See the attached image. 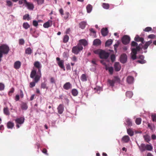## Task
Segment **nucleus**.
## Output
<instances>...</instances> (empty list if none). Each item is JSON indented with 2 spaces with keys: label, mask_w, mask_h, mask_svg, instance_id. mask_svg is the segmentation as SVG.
<instances>
[{
  "label": "nucleus",
  "mask_w": 156,
  "mask_h": 156,
  "mask_svg": "<svg viewBox=\"0 0 156 156\" xmlns=\"http://www.w3.org/2000/svg\"><path fill=\"white\" fill-rule=\"evenodd\" d=\"M133 95V93L130 91H127L126 93V96L129 98H131Z\"/></svg>",
  "instance_id": "2f4dec72"
},
{
  "label": "nucleus",
  "mask_w": 156,
  "mask_h": 156,
  "mask_svg": "<svg viewBox=\"0 0 156 156\" xmlns=\"http://www.w3.org/2000/svg\"><path fill=\"white\" fill-rule=\"evenodd\" d=\"M87 23L86 22L84 21H82L81 22L79 23V26L82 29H84L86 27Z\"/></svg>",
  "instance_id": "bb28decb"
},
{
  "label": "nucleus",
  "mask_w": 156,
  "mask_h": 156,
  "mask_svg": "<svg viewBox=\"0 0 156 156\" xmlns=\"http://www.w3.org/2000/svg\"><path fill=\"white\" fill-rule=\"evenodd\" d=\"M25 43V41L23 39H20L19 40V44L20 45H23Z\"/></svg>",
  "instance_id": "603ef678"
},
{
  "label": "nucleus",
  "mask_w": 156,
  "mask_h": 156,
  "mask_svg": "<svg viewBox=\"0 0 156 156\" xmlns=\"http://www.w3.org/2000/svg\"><path fill=\"white\" fill-rule=\"evenodd\" d=\"M114 68L116 71H119L120 70L121 66L119 62H116L115 63Z\"/></svg>",
  "instance_id": "dca6fc26"
},
{
  "label": "nucleus",
  "mask_w": 156,
  "mask_h": 156,
  "mask_svg": "<svg viewBox=\"0 0 156 156\" xmlns=\"http://www.w3.org/2000/svg\"><path fill=\"white\" fill-rule=\"evenodd\" d=\"M134 80V78L131 76H129L127 78V81L129 84H131L133 83Z\"/></svg>",
  "instance_id": "5701e85b"
},
{
  "label": "nucleus",
  "mask_w": 156,
  "mask_h": 156,
  "mask_svg": "<svg viewBox=\"0 0 156 156\" xmlns=\"http://www.w3.org/2000/svg\"><path fill=\"white\" fill-rule=\"evenodd\" d=\"M24 4H25L26 6L27 7L28 9L30 10H32L33 9L34 7L33 3L28 2L26 0H25Z\"/></svg>",
  "instance_id": "1a4fd4ad"
},
{
  "label": "nucleus",
  "mask_w": 156,
  "mask_h": 156,
  "mask_svg": "<svg viewBox=\"0 0 156 156\" xmlns=\"http://www.w3.org/2000/svg\"><path fill=\"white\" fill-rule=\"evenodd\" d=\"M127 56L125 54H122L120 57V61L122 63H124L126 62L127 61Z\"/></svg>",
  "instance_id": "9b49d317"
},
{
  "label": "nucleus",
  "mask_w": 156,
  "mask_h": 156,
  "mask_svg": "<svg viewBox=\"0 0 156 156\" xmlns=\"http://www.w3.org/2000/svg\"><path fill=\"white\" fill-rule=\"evenodd\" d=\"M126 125L129 126H131L132 125V122L129 119H127L126 121Z\"/></svg>",
  "instance_id": "72a5a7b5"
},
{
  "label": "nucleus",
  "mask_w": 156,
  "mask_h": 156,
  "mask_svg": "<svg viewBox=\"0 0 156 156\" xmlns=\"http://www.w3.org/2000/svg\"><path fill=\"white\" fill-rule=\"evenodd\" d=\"M101 44V40L98 39H97L94 40L93 42V44L94 45L98 46Z\"/></svg>",
  "instance_id": "412c9836"
},
{
  "label": "nucleus",
  "mask_w": 156,
  "mask_h": 156,
  "mask_svg": "<svg viewBox=\"0 0 156 156\" xmlns=\"http://www.w3.org/2000/svg\"><path fill=\"white\" fill-rule=\"evenodd\" d=\"M137 62L138 63L141 64H143L146 63V61L144 60H138L137 61Z\"/></svg>",
  "instance_id": "13d9d810"
},
{
  "label": "nucleus",
  "mask_w": 156,
  "mask_h": 156,
  "mask_svg": "<svg viewBox=\"0 0 156 156\" xmlns=\"http://www.w3.org/2000/svg\"><path fill=\"white\" fill-rule=\"evenodd\" d=\"M87 78L88 76L84 74H82L80 77V79L83 82L87 81Z\"/></svg>",
  "instance_id": "b1692460"
},
{
  "label": "nucleus",
  "mask_w": 156,
  "mask_h": 156,
  "mask_svg": "<svg viewBox=\"0 0 156 156\" xmlns=\"http://www.w3.org/2000/svg\"><path fill=\"white\" fill-rule=\"evenodd\" d=\"M130 41V37L126 35L123 36L122 38V42L124 44L126 45Z\"/></svg>",
  "instance_id": "6e6552de"
},
{
  "label": "nucleus",
  "mask_w": 156,
  "mask_h": 156,
  "mask_svg": "<svg viewBox=\"0 0 156 156\" xmlns=\"http://www.w3.org/2000/svg\"><path fill=\"white\" fill-rule=\"evenodd\" d=\"M148 38L150 39H155L156 38V36L153 34H151L149 35Z\"/></svg>",
  "instance_id": "5fc2aeb1"
},
{
  "label": "nucleus",
  "mask_w": 156,
  "mask_h": 156,
  "mask_svg": "<svg viewBox=\"0 0 156 156\" xmlns=\"http://www.w3.org/2000/svg\"><path fill=\"white\" fill-rule=\"evenodd\" d=\"M52 24V21L51 20H49L48 21L44 24L43 27L45 28H48L50 27H51Z\"/></svg>",
  "instance_id": "4468645a"
},
{
  "label": "nucleus",
  "mask_w": 156,
  "mask_h": 156,
  "mask_svg": "<svg viewBox=\"0 0 156 156\" xmlns=\"http://www.w3.org/2000/svg\"><path fill=\"white\" fill-rule=\"evenodd\" d=\"M103 7L106 9H108L109 8V5L108 4L103 3L102 4Z\"/></svg>",
  "instance_id": "37998d69"
},
{
  "label": "nucleus",
  "mask_w": 156,
  "mask_h": 156,
  "mask_svg": "<svg viewBox=\"0 0 156 156\" xmlns=\"http://www.w3.org/2000/svg\"><path fill=\"white\" fill-rule=\"evenodd\" d=\"M109 56V54L108 53L102 50L100 53L99 57L101 58L106 59L108 58Z\"/></svg>",
  "instance_id": "423d86ee"
},
{
  "label": "nucleus",
  "mask_w": 156,
  "mask_h": 156,
  "mask_svg": "<svg viewBox=\"0 0 156 156\" xmlns=\"http://www.w3.org/2000/svg\"><path fill=\"white\" fill-rule=\"evenodd\" d=\"M127 133L130 136H132L134 135V132L131 129H127Z\"/></svg>",
  "instance_id": "7c9ffc66"
},
{
  "label": "nucleus",
  "mask_w": 156,
  "mask_h": 156,
  "mask_svg": "<svg viewBox=\"0 0 156 156\" xmlns=\"http://www.w3.org/2000/svg\"><path fill=\"white\" fill-rule=\"evenodd\" d=\"M63 87L65 89L68 90L72 88V85L69 82H67L64 84Z\"/></svg>",
  "instance_id": "f3484780"
},
{
  "label": "nucleus",
  "mask_w": 156,
  "mask_h": 156,
  "mask_svg": "<svg viewBox=\"0 0 156 156\" xmlns=\"http://www.w3.org/2000/svg\"><path fill=\"white\" fill-rule=\"evenodd\" d=\"M34 66L38 69V71L37 74L36 71L35 70H33L31 73L30 77L31 78H34V80L35 82L37 83L40 80L41 76V74L40 69L41 66L40 62L38 61L35 62L34 64Z\"/></svg>",
  "instance_id": "f257e3e1"
},
{
  "label": "nucleus",
  "mask_w": 156,
  "mask_h": 156,
  "mask_svg": "<svg viewBox=\"0 0 156 156\" xmlns=\"http://www.w3.org/2000/svg\"><path fill=\"white\" fill-rule=\"evenodd\" d=\"M33 25L35 27H37L38 25V22L36 20H34L33 22Z\"/></svg>",
  "instance_id": "0e129e2a"
},
{
  "label": "nucleus",
  "mask_w": 156,
  "mask_h": 156,
  "mask_svg": "<svg viewBox=\"0 0 156 156\" xmlns=\"http://www.w3.org/2000/svg\"><path fill=\"white\" fill-rule=\"evenodd\" d=\"M50 82L51 83H55V79L54 78L52 77L50 79Z\"/></svg>",
  "instance_id": "338daca9"
},
{
  "label": "nucleus",
  "mask_w": 156,
  "mask_h": 156,
  "mask_svg": "<svg viewBox=\"0 0 156 156\" xmlns=\"http://www.w3.org/2000/svg\"><path fill=\"white\" fill-rule=\"evenodd\" d=\"M34 81H35L34 80ZM35 83H36L35 82V81L34 82H31L30 83V88H32L34 87L35 85Z\"/></svg>",
  "instance_id": "6e6d98bb"
},
{
  "label": "nucleus",
  "mask_w": 156,
  "mask_h": 156,
  "mask_svg": "<svg viewBox=\"0 0 156 156\" xmlns=\"http://www.w3.org/2000/svg\"><path fill=\"white\" fill-rule=\"evenodd\" d=\"M21 107L22 109L23 110H26L28 108L27 104L24 102H23L22 103L21 105Z\"/></svg>",
  "instance_id": "cd10ccee"
},
{
  "label": "nucleus",
  "mask_w": 156,
  "mask_h": 156,
  "mask_svg": "<svg viewBox=\"0 0 156 156\" xmlns=\"http://www.w3.org/2000/svg\"><path fill=\"white\" fill-rule=\"evenodd\" d=\"M78 44L81 47H83L82 45H83L84 46H87L88 44V42L85 39H81L79 41Z\"/></svg>",
  "instance_id": "9d476101"
},
{
  "label": "nucleus",
  "mask_w": 156,
  "mask_h": 156,
  "mask_svg": "<svg viewBox=\"0 0 156 156\" xmlns=\"http://www.w3.org/2000/svg\"><path fill=\"white\" fill-rule=\"evenodd\" d=\"M69 39V37L67 35H65L63 39V42L64 43H66L67 42Z\"/></svg>",
  "instance_id": "ea45409f"
},
{
  "label": "nucleus",
  "mask_w": 156,
  "mask_h": 156,
  "mask_svg": "<svg viewBox=\"0 0 156 156\" xmlns=\"http://www.w3.org/2000/svg\"><path fill=\"white\" fill-rule=\"evenodd\" d=\"M86 9L87 12L88 13H90L91 12L92 10V6L90 4H88L87 6Z\"/></svg>",
  "instance_id": "473e14b6"
},
{
  "label": "nucleus",
  "mask_w": 156,
  "mask_h": 156,
  "mask_svg": "<svg viewBox=\"0 0 156 156\" xmlns=\"http://www.w3.org/2000/svg\"><path fill=\"white\" fill-rule=\"evenodd\" d=\"M6 3V5L9 6H11L12 5V2L10 1H7Z\"/></svg>",
  "instance_id": "680f3d73"
},
{
  "label": "nucleus",
  "mask_w": 156,
  "mask_h": 156,
  "mask_svg": "<svg viewBox=\"0 0 156 156\" xmlns=\"http://www.w3.org/2000/svg\"><path fill=\"white\" fill-rule=\"evenodd\" d=\"M21 65V62L20 61H16L14 63V67L16 69H18L20 67Z\"/></svg>",
  "instance_id": "6ab92c4d"
},
{
  "label": "nucleus",
  "mask_w": 156,
  "mask_h": 156,
  "mask_svg": "<svg viewBox=\"0 0 156 156\" xmlns=\"http://www.w3.org/2000/svg\"><path fill=\"white\" fill-rule=\"evenodd\" d=\"M112 42L113 41L111 39L108 40L105 43V46H110L112 44Z\"/></svg>",
  "instance_id": "f704fd0d"
},
{
  "label": "nucleus",
  "mask_w": 156,
  "mask_h": 156,
  "mask_svg": "<svg viewBox=\"0 0 156 156\" xmlns=\"http://www.w3.org/2000/svg\"><path fill=\"white\" fill-rule=\"evenodd\" d=\"M71 93L73 96H76L78 93V91L76 89H74L72 90Z\"/></svg>",
  "instance_id": "c756f323"
},
{
  "label": "nucleus",
  "mask_w": 156,
  "mask_h": 156,
  "mask_svg": "<svg viewBox=\"0 0 156 156\" xmlns=\"http://www.w3.org/2000/svg\"><path fill=\"white\" fill-rule=\"evenodd\" d=\"M44 0H37V1L38 5H41L44 3Z\"/></svg>",
  "instance_id": "e2e57ef3"
},
{
  "label": "nucleus",
  "mask_w": 156,
  "mask_h": 156,
  "mask_svg": "<svg viewBox=\"0 0 156 156\" xmlns=\"http://www.w3.org/2000/svg\"><path fill=\"white\" fill-rule=\"evenodd\" d=\"M101 33L102 35L104 36H105L107 35L108 33L107 28H103L101 30Z\"/></svg>",
  "instance_id": "aec40b11"
},
{
  "label": "nucleus",
  "mask_w": 156,
  "mask_h": 156,
  "mask_svg": "<svg viewBox=\"0 0 156 156\" xmlns=\"http://www.w3.org/2000/svg\"><path fill=\"white\" fill-rule=\"evenodd\" d=\"M58 112V114H61L64 110V106L62 104H60L57 108Z\"/></svg>",
  "instance_id": "f8f14e48"
},
{
  "label": "nucleus",
  "mask_w": 156,
  "mask_h": 156,
  "mask_svg": "<svg viewBox=\"0 0 156 156\" xmlns=\"http://www.w3.org/2000/svg\"><path fill=\"white\" fill-rule=\"evenodd\" d=\"M32 52V50L30 48H27L25 50V53L27 54L30 55Z\"/></svg>",
  "instance_id": "a19ab883"
},
{
  "label": "nucleus",
  "mask_w": 156,
  "mask_h": 156,
  "mask_svg": "<svg viewBox=\"0 0 156 156\" xmlns=\"http://www.w3.org/2000/svg\"><path fill=\"white\" fill-rule=\"evenodd\" d=\"M20 97L21 98H23V94L22 90H20Z\"/></svg>",
  "instance_id": "774afa93"
},
{
  "label": "nucleus",
  "mask_w": 156,
  "mask_h": 156,
  "mask_svg": "<svg viewBox=\"0 0 156 156\" xmlns=\"http://www.w3.org/2000/svg\"><path fill=\"white\" fill-rule=\"evenodd\" d=\"M137 145L140 150L142 152L145 151H151L153 149V147L151 144H141L140 145Z\"/></svg>",
  "instance_id": "f03ea898"
},
{
  "label": "nucleus",
  "mask_w": 156,
  "mask_h": 156,
  "mask_svg": "<svg viewBox=\"0 0 156 156\" xmlns=\"http://www.w3.org/2000/svg\"><path fill=\"white\" fill-rule=\"evenodd\" d=\"M14 126V123L12 122L9 121L7 123V126L8 129H12Z\"/></svg>",
  "instance_id": "4be33fe9"
},
{
  "label": "nucleus",
  "mask_w": 156,
  "mask_h": 156,
  "mask_svg": "<svg viewBox=\"0 0 156 156\" xmlns=\"http://www.w3.org/2000/svg\"><path fill=\"white\" fill-rule=\"evenodd\" d=\"M106 70H108V71L111 74H112L113 73V68L112 67H109L108 68L106 67Z\"/></svg>",
  "instance_id": "e433bc0d"
},
{
  "label": "nucleus",
  "mask_w": 156,
  "mask_h": 156,
  "mask_svg": "<svg viewBox=\"0 0 156 156\" xmlns=\"http://www.w3.org/2000/svg\"><path fill=\"white\" fill-rule=\"evenodd\" d=\"M130 140V138L128 135L124 136L122 139V141L125 143H128Z\"/></svg>",
  "instance_id": "a211bd4d"
},
{
  "label": "nucleus",
  "mask_w": 156,
  "mask_h": 156,
  "mask_svg": "<svg viewBox=\"0 0 156 156\" xmlns=\"http://www.w3.org/2000/svg\"><path fill=\"white\" fill-rule=\"evenodd\" d=\"M111 59L112 62H114L115 60V56L114 55H112L111 56Z\"/></svg>",
  "instance_id": "052dcab7"
},
{
  "label": "nucleus",
  "mask_w": 156,
  "mask_h": 156,
  "mask_svg": "<svg viewBox=\"0 0 156 156\" xmlns=\"http://www.w3.org/2000/svg\"><path fill=\"white\" fill-rule=\"evenodd\" d=\"M23 19L24 20H30L31 19L29 17V15L28 14H26L23 16Z\"/></svg>",
  "instance_id": "79ce46f5"
},
{
  "label": "nucleus",
  "mask_w": 156,
  "mask_h": 156,
  "mask_svg": "<svg viewBox=\"0 0 156 156\" xmlns=\"http://www.w3.org/2000/svg\"><path fill=\"white\" fill-rule=\"evenodd\" d=\"M5 87L4 85L2 83H0V91L3 90Z\"/></svg>",
  "instance_id": "4d7b16f0"
},
{
  "label": "nucleus",
  "mask_w": 156,
  "mask_h": 156,
  "mask_svg": "<svg viewBox=\"0 0 156 156\" xmlns=\"http://www.w3.org/2000/svg\"><path fill=\"white\" fill-rule=\"evenodd\" d=\"M137 53L135 49L133 51L132 50L131 58L133 60H135L137 58L136 56Z\"/></svg>",
  "instance_id": "393cba45"
},
{
  "label": "nucleus",
  "mask_w": 156,
  "mask_h": 156,
  "mask_svg": "<svg viewBox=\"0 0 156 156\" xmlns=\"http://www.w3.org/2000/svg\"><path fill=\"white\" fill-rule=\"evenodd\" d=\"M52 106V104L50 103H48L47 104V107L50 110L49 111V112L50 113H52L53 112V109L51 108Z\"/></svg>",
  "instance_id": "a878e982"
},
{
  "label": "nucleus",
  "mask_w": 156,
  "mask_h": 156,
  "mask_svg": "<svg viewBox=\"0 0 156 156\" xmlns=\"http://www.w3.org/2000/svg\"><path fill=\"white\" fill-rule=\"evenodd\" d=\"M69 13L68 12H65V16L64 17V19L66 20L68 19L69 16Z\"/></svg>",
  "instance_id": "de8ad7c7"
},
{
  "label": "nucleus",
  "mask_w": 156,
  "mask_h": 156,
  "mask_svg": "<svg viewBox=\"0 0 156 156\" xmlns=\"http://www.w3.org/2000/svg\"><path fill=\"white\" fill-rule=\"evenodd\" d=\"M148 127L152 130L153 131L154 129V126L151 125L150 124L148 123Z\"/></svg>",
  "instance_id": "8fccbe9b"
},
{
  "label": "nucleus",
  "mask_w": 156,
  "mask_h": 156,
  "mask_svg": "<svg viewBox=\"0 0 156 156\" xmlns=\"http://www.w3.org/2000/svg\"><path fill=\"white\" fill-rule=\"evenodd\" d=\"M141 119L140 118H137L135 120V122L136 124L139 125L141 123Z\"/></svg>",
  "instance_id": "c03bdc74"
},
{
  "label": "nucleus",
  "mask_w": 156,
  "mask_h": 156,
  "mask_svg": "<svg viewBox=\"0 0 156 156\" xmlns=\"http://www.w3.org/2000/svg\"><path fill=\"white\" fill-rule=\"evenodd\" d=\"M141 48L139 46H138V45L136 47V48H133L132 49V50L133 51L135 49V51L137 53V51H140L141 49Z\"/></svg>",
  "instance_id": "a18cd8bd"
},
{
  "label": "nucleus",
  "mask_w": 156,
  "mask_h": 156,
  "mask_svg": "<svg viewBox=\"0 0 156 156\" xmlns=\"http://www.w3.org/2000/svg\"><path fill=\"white\" fill-rule=\"evenodd\" d=\"M152 41L150 40L149 41L145 42L144 45L143 46V48L144 50L147 49L148 47L152 43Z\"/></svg>",
  "instance_id": "2eb2a0df"
},
{
  "label": "nucleus",
  "mask_w": 156,
  "mask_h": 156,
  "mask_svg": "<svg viewBox=\"0 0 156 156\" xmlns=\"http://www.w3.org/2000/svg\"><path fill=\"white\" fill-rule=\"evenodd\" d=\"M135 41L136 42H141L142 43L144 44V39L143 37H141L137 35L134 38Z\"/></svg>",
  "instance_id": "ddd939ff"
},
{
  "label": "nucleus",
  "mask_w": 156,
  "mask_h": 156,
  "mask_svg": "<svg viewBox=\"0 0 156 156\" xmlns=\"http://www.w3.org/2000/svg\"><path fill=\"white\" fill-rule=\"evenodd\" d=\"M41 88L43 89H46L48 88V87L46 86V84L45 82L42 83H41Z\"/></svg>",
  "instance_id": "49530a36"
},
{
  "label": "nucleus",
  "mask_w": 156,
  "mask_h": 156,
  "mask_svg": "<svg viewBox=\"0 0 156 156\" xmlns=\"http://www.w3.org/2000/svg\"><path fill=\"white\" fill-rule=\"evenodd\" d=\"M3 112L6 115H9V109L7 107L3 109Z\"/></svg>",
  "instance_id": "4c0bfd02"
},
{
  "label": "nucleus",
  "mask_w": 156,
  "mask_h": 156,
  "mask_svg": "<svg viewBox=\"0 0 156 156\" xmlns=\"http://www.w3.org/2000/svg\"><path fill=\"white\" fill-rule=\"evenodd\" d=\"M152 30V28L150 27H147L145 28L144 30L145 32H149Z\"/></svg>",
  "instance_id": "864d4df0"
},
{
  "label": "nucleus",
  "mask_w": 156,
  "mask_h": 156,
  "mask_svg": "<svg viewBox=\"0 0 156 156\" xmlns=\"http://www.w3.org/2000/svg\"><path fill=\"white\" fill-rule=\"evenodd\" d=\"M138 43L136 42L133 41L131 42V45L132 47H136L138 45Z\"/></svg>",
  "instance_id": "bf43d9fd"
},
{
  "label": "nucleus",
  "mask_w": 156,
  "mask_h": 156,
  "mask_svg": "<svg viewBox=\"0 0 156 156\" xmlns=\"http://www.w3.org/2000/svg\"><path fill=\"white\" fill-rule=\"evenodd\" d=\"M16 123V126L17 128L20 127V125L23 124L24 121V118H17L15 120Z\"/></svg>",
  "instance_id": "39448f33"
},
{
  "label": "nucleus",
  "mask_w": 156,
  "mask_h": 156,
  "mask_svg": "<svg viewBox=\"0 0 156 156\" xmlns=\"http://www.w3.org/2000/svg\"><path fill=\"white\" fill-rule=\"evenodd\" d=\"M9 50V47L5 44L0 46V58L3 57V54H7Z\"/></svg>",
  "instance_id": "7ed1b4c3"
},
{
  "label": "nucleus",
  "mask_w": 156,
  "mask_h": 156,
  "mask_svg": "<svg viewBox=\"0 0 156 156\" xmlns=\"http://www.w3.org/2000/svg\"><path fill=\"white\" fill-rule=\"evenodd\" d=\"M56 59L58 61L57 63L59 67L65 71V69L64 65V61L63 60H60V58L59 57L56 58Z\"/></svg>",
  "instance_id": "0eeeda50"
},
{
  "label": "nucleus",
  "mask_w": 156,
  "mask_h": 156,
  "mask_svg": "<svg viewBox=\"0 0 156 156\" xmlns=\"http://www.w3.org/2000/svg\"><path fill=\"white\" fill-rule=\"evenodd\" d=\"M115 82H117L118 83H119L120 82V79L117 76H115V80H114Z\"/></svg>",
  "instance_id": "69168bd1"
},
{
  "label": "nucleus",
  "mask_w": 156,
  "mask_h": 156,
  "mask_svg": "<svg viewBox=\"0 0 156 156\" xmlns=\"http://www.w3.org/2000/svg\"><path fill=\"white\" fill-rule=\"evenodd\" d=\"M143 137L145 140L148 143L150 140V137L147 134L144 135Z\"/></svg>",
  "instance_id": "c85d7f7f"
},
{
  "label": "nucleus",
  "mask_w": 156,
  "mask_h": 156,
  "mask_svg": "<svg viewBox=\"0 0 156 156\" xmlns=\"http://www.w3.org/2000/svg\"><path fill=\"white\" fill-rule=\"evenodd\" d=\"M83 49V47H81L78 44L76 46L73 47L72 49V52L75 54H77L80 51Z\"/></svg>",
  "instance_id": "20e7f679"
},
{
  "label": "nucleus",
  "mask_w": 156,
  "mask_h": 156,
  "mask_svg": "<svg viewBox=\"0 0 156 156\" xmlns=\"http://www.w3.org/2000/svg\"><path fill=\"white\" fill-rule=\"evenodd\" d=\"M23 27L25 29L27 30L30 28V26L27 23L25 22L23 23Z\"/></svg>",
  "instance_id": "58836bf2"
},
{
  "label": "nucleus",
  "mask_w": 156,
  "mask_h": 156,
  "mask_svg": "<svg viewBox=\"0 0 156 156\" xmlns=\"http://www.w3.org/2000/svg\"><path fill=\"white\" fill-rule=\"evenodd\" d=\"M102 50L101 49H97L96 50H94V53L96 54H98L99 56L100 53Z\"/></svg>",
  "instance_id": "09e8293b"
},
{
  "label": "nucleus",
  "mask_w": 156,
  "mask_h": 156,
  "mask_svg": "<svg viewBox=\"0 0 156 156\" xmlns=\"http://www.w3.org/2000/svg\"><path fill=\"white\" fill-rule=\"evenodd\" d=\"M108 82L110 86L113 87L114 86L115 83V81L114 80H108Z\"/></svg>",
  "instance_id": "c9c22d12"
},
{
  "label": "nucleus",
  "mask_w": 156,
  "mask_h": 156,
  "mask_svg": "<svg viewBox=\"0 0 156 156\" xmlns=\"http://www.w3.org/2000/svg\"><path fill=\"white\" fill-rule=\"evenodd\" d=\"M14 89L13 87L12 88L9 92V96L12 95V94L14 92Z\"/></svg>",
  "instance_id": "3c124183"
}]
</instances>
